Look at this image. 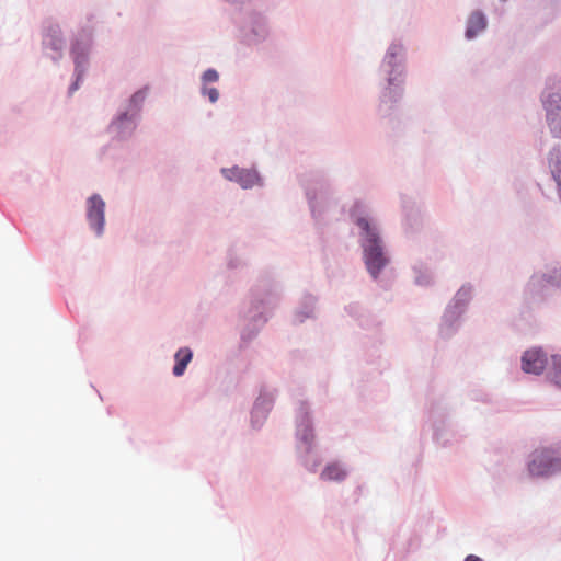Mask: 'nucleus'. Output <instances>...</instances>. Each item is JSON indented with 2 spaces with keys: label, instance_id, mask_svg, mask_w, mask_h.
Masks as SVG:
<instances>
[{
  "label": "nucleus",
  "instance_id": "1",
  "mask_svg": "<svg viewBox=\"0 0 561 561\" xmlns=\"http://www.w3.org/2000/svg\"><path fill=\"white\" fill-rule=\"evenodd\" d=\"M357 225L365 233L363 248L366 267L370 275L374 278H377L379 272L387 264V257L383 254L380 239L376 230L370 227L369 222L365 218H359L357 220Z\"/></svg>",
  "mask_w": 561,
  "mask_h": 561
},
{
  "label": "nucleus",
  "instance_id": "2",
  "mask_svg": "<svg viewBox=\"0 0 561 561\" xmlns=\"http://www.w3.org/2000/svg\"><path fill=\"white\" fill-rule=\"evenodd\" d=\"M561 470V458H558L554 448L542 447L536 449L528 463L529 474L542 477Z\"/></svg>",
  "mask_w": 561,
  "mask_h": 561
},
{
  "label": "nucleus",
  "instance_id": "3",
  "mask_svg": "<svg viewBox=\"0 0 561 561\" xmlns=\"http://www.w3.org/2000/svg\"><path fill=\"white\" fill-rule=\"evenodd\" d=\"M545 105L550 129L556 137L561 138V95L558 93L551 94L545 101Z\"/></svg>",
  "mask_w": 561,
  "mask_h": 561
},
{
  "label": "nucleus",
  "instance_id": "4",
  "mask_svg": "<svg viewBox=\"0 0 561 561\" xmlns=\"http://www.w3.org/2000/svg\"><path fill=\"white\" fill-rule=\"evenodd\" d=\"M105 203L99 195H93L88 201V220L96 233L100 234L104 227Z\"/></svg>",
  "mask_w": 561,
  "mask_h": 561
},
{
  "label": "nucleus",
  "instance_id": "5",
  "mask_svg": "<svg viewBox=\"0 0 561 561\" xmlns=\"http://www.w3.org/2000/svg\"><path fill=\"white\" fill-rule=\"evenodd\" d=\"M523 370L535 375L540 374L546 365V355L540 350H529L522 357Z\"/></svg>",
  "mask_w": 561,
  "mask_h": 561
},
{
  "label": "nucleus",
  "instance_id": "6",
  "mask_svg": "<svg viewBox=\"0 0 561 561\" xmlns=\"http://www.w3.org/2000/svg\"><path fill=\"white\" fill-rule=\"evenodd\" d=\"M227 179L238 182L243 188L252 187L259 181L256 172L239 168L222 171Z\"/></svg>",
  "mask_w": 561,
  "mask_h": 561
},
{
  "label": "nucleus",
  "instance_id": "7",
  "mask_svg": "<svg viewBox=\"0 0 561 561\" xmlns=\"http://www.w3.org/2000/svg\"><path fill=\"white\" fill-rule=\"evenodd\" d=\"M486 27V19L483 13L477 11L473 12L468 20L466 36L467 38H473L480 32Z\"/></svg>",
  "mask_w": 561,
  "mask_h": 561
},
{
  "label": "nucleus",
  "instance_id": "8",
  "mask_svg": "<svg viewBox=\"0 0 561 561\" xmlns=\"http://www.w3.org/2000/svg\"><path fill=\"white\" fill-rule=\"evenodd\" d=\"M175 365L173 367V374L175 376H182L186 369L187 364L192 359V352L190 348H180L175 354Z\"/></svg>",
  "mask_w": 561,
  "mask_h": 561
},
{
  "label": "nucleus",
  "instance_id": "9",
  "mask_svg": "<svg viewBox=\"0 0 561 561\" xmlns=\"http://www.w3.org/2000/svg\"><path fill=\"white\" fill-rule=\"evenodd\" d=\"M346 477V471L339 463L328 465L321 473V479L325 481H342Z\"/></svg>",
  "mask_w": 561,
  "mask_h": 561
},
{
  "label": "nucleus",
  "instance_id": "10",
  "mask_svg": "<svg viewBox=\"0 0 561 561\" xmlns=\"http://www.w3.org/2000/svg\"><path fill=\"white\" fill-rule=\"evenodd\" d=\"M44 44L49 46L54 50L61 49L62 38H61V31L58 26H51L48 28V32L44 37Z\"/></svg>",
  "mask_w": 561,
  "mask_h": 561
},
{
  "label": "nucleus",
  "instance_id": "11",
  "mask_svg": "<svg viewBox=\"0 0 561 561\" xmlns=\"http://www.w3.org/2000/svg\"><path fill=\"white\" fill-rule=\"evenodd\" d=\"M219 78L218 72L215 69H208L203 75L204 82H216Z\"/></svg>",
  "mask_w": 561,
  "mask_h": 561
},
{
  "label": "nucleus",
  "instance_id": "12",
  "mask_svg": "<svg viewBox=\"0 0 561 561\" xmlns=\"http://www.w3.org/2000/svg\"><path fill=\"white\" fill-rule=\"evenodd\" d=\"M203 94L207 95L210 102H216L219 98L218 90L216 88H204Z\"/></svg>",
  "mask_w": 561,
  "mask_h": 561
},
{
  "label": "nucleus",
  "instance_id": "13",
  "mask_svg": "<svg viewBox=\"0 0 561 561\" xmlns=\"http://www.w3.org/2000/svg\"><path fill=\"white\" fill-rule=\"evenodd\" d=\"M554 364H556V371L553 375V380H554L556 385L561 387V359L558 362L556 360Z\"/></svg>",
  "mask_w": 561,
  "mask_h": 561
},
{
  "label": "nucleus",
  "instance_id": "14",
  "mask_svg": "<svg viewBox=\"0 0 561 561\" xmlns=\"http://www.w3.org/2000/svg\"><path fill=\"white\" fill-rule=\"evenodd\" d=\"M466 561H482V559L477 556L470 554L466 558Z\"/></svg>",
  "mask_w": 561,
  "mask_h": 561
}]
</instances>
